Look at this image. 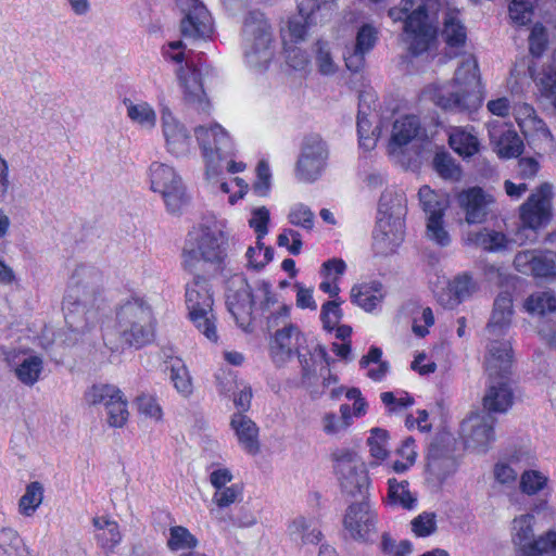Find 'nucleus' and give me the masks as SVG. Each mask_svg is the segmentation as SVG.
I'll return each mask as SVG.
<instances>
[{
    "label": "nucleus",
    "mask_w": 556,
    "mask_h": 556,
    "mask_svg": "<svg viewBox=\"0 0 556 556\" xmlns=\"http://www.w3.org/2000/svg\"><path fill=\"white\" fill-rule=\"evenodd\" d=\"M269 350L273 361L278 365L285 364L296 354L301 364L303 386L313 396L323 393L316 390L314 384L318 370L327 362V352L314 337L303 333L298 326L288 324L275 332Z\"/></svg>",
    "instance_id": "obj_1"
},
{
    "label": "nucleus",
    "mask_w": 556,
    "mask_h": 556,
    "mask_svg": "<svg viewBox=\"0 0 556 556\" xmlns=\"http://www.w3.org/2000/svg\"><path fill=\"white\" fill-rule=\"evenodd\" d=\"M424 94L444 111L476 112L483 103L484 88L475 58L467 55L451 81L430 84L425 88Z\"/></svg>",
    "instance_id": "obj_2"
},
{
    "label": "nucleus",
    "mask_w": 556,
    "mask_h": 556,
    "mask_svg": "<svg viewBox=\"0 0 556 556\" xmlns=\"http://www.w3.org/2000/svg\"><path fill=\"white\" fill-rule=\"evenodd\" d=\"M241 49L243 62L253 73H264L273 63L277 41L273 26L262 12L251 11L244 17Z\"/></svg>",
    "instance_id": "obj_3"
},
{
    "label": "nucleus",
    "mask_w": 556,
    "mask_h": 556,
    "mask_svg": "<svg viewBox=\"0 0 556 556\" xmlns=\"http://www.w3.org/2000/svg\"><path fill=\"white\" fill-rule=\"evenodd\" d=\"M406 212L404 192L394 188L386 189L379 201L374 231L372 247L377 254H391L401 245L405 232Z\"/></svg>",
    "instance_id": "obj_4"
},
{
    "label": "nucleus",
    "mask_w": 556,
    "mask_h": 556,
    "mask_svg": "<svg viewBox=\"0 0 556 556\" xmlns=\"http://www.w3.org/2000/svg\"><path fill=\"white\" fill-rule=\"evenodd\" d=\"M227 223L215 217L204 218L189 232L188 248L184 251L182 264L186 268L194 267L193 261L220 263L226 256L228 235Z\"/></svg>",
    "instance_id": "obj_5"
},
{
    "label": "nucleus",
    "mask_w": 556,
    "mask_h": 556,
    "mask_svg": "<svg viewBox=\"0 0 556 556\" xmlns=\"http://www.w3.org/2000/svg\"><path fill=\"white\" fill-rule=\"evenodd\" d=\"M115 328L130 345L142 346L150 343L155 332L151 305L140 296L126 299L116 309Z\"/></svg>",
    "instance_id": "obj_6"
},
{
    "label": "nucleus",
    "mask_w": 556,
    "mask_h": 556,
    "mask_svg": "<svg viewBox=\"0 0 556 556\" xmlns=\"http://www.w3.org/2000/svg\"><path fill=\"white\" fill-rule=\"evenodd\" d=\"M185 303L188 318L194 328L208 341L217 342L214 293L208 281L201 276L193 277L186 285Z\"/></svg>",
    "instance_id": "obj_7"
},
{
    "label": "nucleus",
    "mask_w": 556,
    "mask_h": 556,
    "mask_svg": "<svg viewBox=\"0 0 556 556\" xmlns=\"http://www.w3.org/2000/svg\"><path fill=\"white\" fill-rule=\"evenodd\" d=\"M194 137L205 163V175L211 181L222 172V162L236 153V143L220 124L199 125L193 129Z\"/></svg>",
    "instance_id": "obj_8"
},
{
    "label": "nucleus",
    "mask_w": 556,
    "mask_h": 556,
    "mask_svg": "<svg viewBox=\"0 0 556 556\" xmlns=\"http://www.w3.org/2000/svg\"><path fill=\"white\" fill-rule=\"evenodd\" d=\"M151 191L159 193L169 214H181L189 204V197L181 176L169 164L154 161L148 168Z\"/></svg>",
    "instance_id": "obj_9"
},
{
    "label": "nucleus",
    "mask_w": 556,
    "mask_h": 556,
    "mask_svg": "<svg viewBox=\"0 0 556 556\" xmlns=\"http://www.w3.org/2000/svg\"><path fill=\"white\" fill-rule=\"evenodd\" d=\"M162 55L166 61L177 65L176 76L184 89L185 99L190 103H198L204 109L206 96L201 75L193 65L191 52L186 50L185 43L181 40L167 42L162 47Z\"/></svg>",
    "instance_id": "obj_10"
},
{
    "label": "nucleus",
    "mask_w": 556,
    "mask_h": 556,
    "mask_svg": "<svg viewBox=\"0 0 556 556\" xmlns=\"http://www.w3.org/2000/svg\"><path fill=\"white\" fill-rule=\"evenodd\" d=\"M100 280L98 273L88 267L75 268L63 298V309L80 313L98 307L101 301Z\"/></svg>",
    "instance_id": "obj_11"
},
{
    "label": "nucleus",
    "mask_w": 556,
    "mask_h": 556,
    "mask_svg": "<svg viewBox=\"0 0 556 556\" xmlns=\"http://www.w3.org/2000/svg\"><path fill=\"white\" fill-rule=\"evenodd\" d=\"M418 197L426 215L425 238L437 247H448L452 243V235L444 220L450 206L448 198L435 192L428 186H422L419 189Z\"/></svg>",
    "instance_id": "obj_12"
},
{
    "label": "nucleus",
    "mask_w": 556,
    "mask_h": 556,
    "mask_svg": "<svg viewBox=\"0 0 556 556\" xmlns=\"http://www.w3.org/2000/svg\"><path fill=\"white\" fill-rule=\"evenodd\" d=\"M408 13L404 24V41L414 54L427 51L434 42L437 27L427 14L424 0H401Z\"/></svg>",
    "instance_id": "obj_13"
},
{
    "label": "nucleus",
    "mask_w": 556,
    "mask_h": 556,
    "mask_svg": "<svg viewBox=\"0 0 556 556\" xmlns=\"http://www.w3.org/2000/svg\"><path fill=\"white\" fill-rule=\"evenodd\" d=\"M534 516L521 514L510 523V538L513 544L519 548L518 556H546L556 547V531L549 530L533 539Z\"/></svg>",
    "instance_id": "obj_14"
},
{
    "label": "nucleus",
    "mask_w": 556,
    "mask_h": 556,
    "mask_svg": "<svg viewBox=\"0 0 556 556\" xmlns=\"http://www.w3.org/2000/svg\"><path fill=\"white\" fill-rule=\"evenodd\" d=\"M334 459L336 471L342 489L351 495L358 493L362 500L365 498L369 486V478L362 459L356 453L348 450L337 452Z\"/></svg>",
    "instance_id": "obj_15"
},
{
    "label": "nucleus",
    "mask_w": 556,
    "mask_h": 556,
    "mask_svg": "<svg viewBox=\"0 0 556 556\" xmlns=\"http://www.w3.org/2000/svg\"><path fill=\"white\" fill-rule=\"evenodd\" d=\"M328 160V149L325 141L316 135L304 139L299 155L295 175L304 182L317 180L326 168Z\"/></svg>",
    "instance_id": "obj_16"
},
{
    "label": "nucleus",
    "mask_w": 556,
    "mask_h": 556,
    "mask_svg": "<svg viewBox=\"0 0 556 556\" xmlns=\"http://www.w3.org/2000/svg\"><path fill=\"white\" fill-rule=\"evenodd\" d=\"M161 134L168 154L179 159L188 156L194 150L190 129L169 109L161 111Z\"/></svg>",
    "instance_id": "obj_17"
},
{
    "label": "nucleus",
    "mask_w": 556,
    "mask_h": 556,
    "mask_svg": "<svg viewBox=\"0 0 556 556\" xmlns=\"http://www.w3.org/2000/svg\"><path fill=\"white\" fill-rule=\"evenodd\" d=\"M343 529L346 536L362 543L369 542L377 533V514L366 498L346 508Z\"/></svg>",
    "instance_id": "obj_18"
},
{
    "label": "nucleus",
    "mask_w": 556,
    "mask_h": 556,
    "mask_svg": "<svg viewBox=\"0 0 556 556\" xmlns=\"http://www.w3.org/2000/svg\"><path fill=\"white\" fill-rule=\"evenodd\" d=\"M495 418L485 410L470 414L462 424L460 433L468 448L484 452L495 440Z\"/></svg>",
    "instance_id": "obj_19"
},
{
    "label": "nucleus",
    "mask_w": 556,
    "mask_h": 556,
    "mask_svg": "<svg viewBox=\"0 0 556 556\" xmlns=\"http://www.w3.org/2000/svg\"><path fill=\"white\" fill-rule=\"evenodd\" d=\"M226 305L236 323L247 329L252 319L254 300L252 288L241 275H235L228 281Z\"/></svg>",
    "instance_id": "obj_20"
},
{
    "label": "nucleus",
    "mask_w": 556,
    "mask_h": 556,
    "mask_svg": "<svg viewBox=\"0 0 556 556\" xmlns=\"http://www.w3.org/2000/svg\"><path fill=\"white\" fill-rule=\"evenodd\" d=\"M553 186L545 182L538 187L520 207V218L530 229L545 226L552 217Z\"/></svg>",
    "instance_id": "obj_21"
},
{
    "label": "nucleus",
    "mask_w": 556,
    "mask_h": 556,
    "mask_svg": "<svg viewBox=\"0 0 556 556\" xmlns=\"http://www.w3.org/2000/svg\"><path fill=\"white\" fill-rule=\"evenodd\" d=\"M4 359L15 378L26 387L37 383L43 372V358L29 349H10Z\"/></svg>",
    "instance_id": "obj_22"
},
{
    "label": "nucleus",
    "mask_w": 556,
    "mask_h": 556,
    "mask_svg": "<svg viewBox=\"0 0 556 556\" xmlns=\"http://www.w3.org/2000/svg\"><path fill=\"white\" fill-rule=\"evenodd\" d=\"M456 202L464 213L466 223L476 225L482 224L488 219L495 204V198L481 187L475 186L457 192Z\"/></svg>",
    "instance_id": "obj_23"
},
{
    "label": "nucleus",
    "mask_w": 556,
    "mask_h": 556,
    "mask_svg": "<svg viewBox=\"0 0 556 556\" xmlns=\"http://www.w3.org/2000/svg\"><path fill=\"white\" fill-rule=\"evenodd\" d=\"M517 271L535 278H556V253L548 250H525L514 258Z\"/></svg>",
    "instance_id": "obj_24"
},
{
    "label": "nucleus",
    "mask_w": 556,
    "mask_h": 556,
    "mask_svg": "<svg viewBox=\"0 0 556 556\" xmlns=\"http://www.w3.org/2000/svg\"><path fill=\"white\" fill-rule=\"evenodd\" d=\"M184 14L180 31L186 38H204L212 33V17L205 5L199 0H179Z\"/></svg>",
    "instance_id": "obj_25"
},
{
    "label": "nucleus",
    "mask_w": 556,
    "mask_h": 556,
    "mask_svg": "<svg viewBox=\"0 0 556 556\" xmlns=\"http://www.w3.org/2000/svg\"><path fill=\"white\" fill-rule=\"evenodd\" d=\"M488 134L494 152L501 159L518 157L523 151V142L511 124L490 121L486 124Z\"/></svg>",
    "instance_id": "obj_26"
},
{
    "label": "nucleus",
    "mask_w": 556,
    "mask_h": 556,
    "mask_svg": "<svg viewBox=\"0 0 556 556\" xmlns=\"http://www.w3.org/2000/svg\"><path fill=\"white\" fill-rule=\"evenodd\" d=\"M484 358L485 371L489 378L506 377L513 364L510 342L504 338H488Z\"/></svg>",
    "instance_id": "obj_27"
},
{
    "label": "nucleus",
    "mask_w": 556,
    "mask_h": 556,
    "mask_svg": "<svg viewBox=\"0 0 556 556\" xmlns=\"http://www.w3.org/2000/svg\"><path fill=\"white\" fill-rule=\"evenodd\" d=\"M514 303L509 292L500 293L493 304L490 319L486 325L488 338H504L514 320Z\"/></svg>",
    "instance_id": "obj_28"
},
{
    "label": "nucleus",
    "mask_w": 556,
    "mask_h": 556,
    "mask_svg": "<svg viewBox=\"0 0 556 556\" xmlns=\"http://www.w3.org/2000/svg\"><path fill=\"white\" fill-rule=\"evenodd\" d=\"M420 123L414 115L399 116L392 125L391 136L388 143V153L399 159L404 148L410 143L419 134Z\"/></svg>",
    "instance_id": "obj_29"
},
{
    "label": "nucleus",
    "mask_w": 556,
    "mask_h": 556,
    "mask_svg": "<svg viewBox=\"0 0 556 556\" xmlns=\"http://www.w3.org/2000/svg\"><path fill=\"white\" fill-rule=\"evenodd\" d=\"M456 459L444 452L438 443H432L429 447L426 478L433 485L442 484L456 471Z\"/></svg>",
    "instance_id": "obj_30"
},
{
    "label": "nucleus",
    "mask_w": 556,
    "mask_h": 556,
    "mask_svg": "<svg viewBox=\"0 0 556 556\" xmlns=\"http://www.w3.org/2000/svg\"><path fill=\"white\" fill-rule=\"evenodd\" d=\"M478 291L477 281L467 273L459 274L448 281L439 295V302L446 308H455Z\"/></svg>",
    "instance_id": "obj_31"
},
{
    "label": "nucleus",
    "mask_w": 556,
    "mask_h": 556,
    "mask_svg": "<svg viewBox=\"0 0 556 556\" xmlns=\"http://www.w3.org/2000/svg\"><path fill=\"white\" fill-rule=\"evenodd\" d=\"M287 534L290 542L301 549L315 546L323 539L316 521L304 516H298L289 522Z\"/></svg>",
    "instance_id": "obj_32"
},
{
    "label": "nucleus",
    "mask_w": 556,
    "mask_h": 556,
    "mask_svg": "<svg viewBox=\"0 0 556 556\" xmlns=\"http://www.w3.org/2000/svg\"><path fill=\"white\" fill-rule=\"evenodd\" d=\"M378 34V29L369 23L358 28L354 48L345 55V64L350 71L358 72L364 66L365 55L374 49Z\"/></svg>",
    "instance_id": "obj_33"
},
{
    "label": "nucleus",
    "mask_w": 556,
    "mask_h": 556,
    "mask_svg": "<svg viewBox=\"0 0 556 556\" xmlns=\"http://www.w3.org/2000/svg\"><path fill=\"white\" fill-rule=\"evenodd\" d=\"M366 102L367 98H361L357 115V132L361 147L365 150H371L376 147L377 139L381 135L384 117H381L379 124L372 127V123L378 119V114L371 111Z\"/></svg>",
    "instance_id": "obj_34"
},
{
    "label": "nucleus",
    "mask_w": 556,
    "mask_h": 556,
    "mask_svg": "<svg viewBox=\"0 0 556 556\" xmlns=\"http://www.w3.org/2000/svg\"><path fill=\"white\" fill-rule=\"evenodd\" d=\"M92 533L97 545L105 554H112L122 543L123 534L117 521L108 516H96L92 518Z\"/></svg>",
    "instance_id": "obj_35"
},
{
    "label": "nucleus",
    "mask_w": 556,
    "mask_h": 556,
    "mask_svg": "<svg viewBox=\"0 0 556 556\" xmlns=\"http://www.w3.org/2000/svg\"><path fill=\"white\" fill-rule=\"evenodd\" d=\"M513 404V392L507 376L489 378V386L483 396L485 412L505 413Z\"/></svg>",
    "instance_id": "obj_36"
},
{
    "label": "nucleus",
    "mask_w": 556,
    "mask_h": 556,
    "mask_svg": "<svg viewBox=\"0 0 556 556\" xmlns=\"http://www.w3.org/2000/svg\"><path fill=\"white\" fill-rule=\"evenodd\" d=\"M230 427L235 432L239 445L244 452L251 455L258 453V427L250 417L241 413H236L231 416Z\"/></svg>",
    "instance_id": "obj_37"
},
{
    "label": "nucleus",
    "mask_w": 556,
    "mask_h": 556,
    "mask_svg": "<svg viewBox=\"0 0 556 556\" xmlns=\"http://www.w3.org/2000/svg\"><path fill=\"white\" fill-rule=\"evenodd\" d=\"M514 116L522 134L528 137H538L542 140H552V134L545 123L538 117L534 109L527 103L514 106Z\"/></svg>",
    "instance_id": "obj_38"
},
{
    "label": "nucleus",
    "mask_w": 556,
    "mask_h": 556,
    "mask_svg": "<svg viewBox=\"0 0 556 556\" xmlns=\"http://www.w3.org/2000/svg\"><path fill=\"white\" fill-rule=\"evenodd\" d=\"M351 301L366 312H374L384 299V290L380 282H362L352 287Z\"/></svg>",
    "instance_id": "obj_39"
},
{
    "label": "nucleus",
    "mask_w": 556,
    "mask_h": 556,
    "mask_svg": "<svg viewBox=\"0 0 556 556\" xmlns=\"http://www.w3.org/2000/svg\"><path fill=\"white\" fill-rule=\"evenodd\" d=\"M464 242L490 252L507 250L513 243L503 232L489 228L467 232Z\"/></svg>",
    "instance_id": "obj_40"
},
{
    "label": "nucleus",
    "mask_w": 556,
    "mask_h": 556,
    "mask_svg": "<svg viewBox=\"0 0 556 556\" xmlns=\"http://www.w3.org/2000/svg\"><path fill=\"white\" fill-rule=\"evenodd\" d=\"M450 147L460 156L470 157L479 152L480 142L472 126L448 128Z\"/></svg>",
    "instance_id": "obj_41"
},
{
    "label": "nucleus",
    "mask_w": 556,
    "mask_h": 556,
    "mask_svg": "<svg viewBox=\"0 0 556 556\" xmlns=\"http://www.w3.org/2000/svg\"><path fill=\"white\" fill-rule=\"evenodd\" d=\"M126 108V115L132 124L142 130H152L156 126L157 116L153 106L146 102H134L126 99L124 101Z\"/></svg>",
    "instance_id": "obj_42"
},
{
    "label": "nucleus",
    "mask_w": 556,
    "mask_h": 556,
    "mask_svg": "<svg viewBox=\"0 0 556 556\" xmlns=\"http://www.w3.org/2000/svg\"><path fill=\"white\" fill-rule=\"evenodd\" d=\"M166 364L169 380L177 393L184 399L190 397L193 393V382L184 361L179 357H170Z\"/></svg>",
    "instance_id": "obj_43"
},
{
    "label": "nucleus",
    "mask_w": 556,
    "mask_h": 556,
    "mask_svg": "<svg viewBox=\"0 0 556 556\" xmlns=\"http://www.w3.org/2000/svg\"><path fill=\"white\" fill-rule=\"evenodd\" d=\"M314 14L298 10V14L291 16L286 27L281 28L282 43H296L304 40L309 26L315 23Z\"/></svg>",
    "instance_id": "obj_44"
},
{
    "label": "nucleus",
    "mask_w": 556,
    "mask_h": 556,
    "mask_svg": "<svg viewBox=\"0 0 556 556\" xmlns=\"http://www.w3.org/2000/svg\"><path fill=\"white\" fill-rule=\"evenodd\" d=\"M340 415L333 412H326L320 417L321 431L328 437L338 438L352 425V409L348 404H342Z\"/></svg>",
    "instance_id": "obj_45"
},
{
    "label": "nucleus",
    "mask_w": 556,
    "mask_h": 556,
    "mask_svg": "<svg viewBox=\"0 0 556 556\" xmlns=\"http://www.w3.org/2000/svg\"><path fill=\"white\" fill-rule=\"evenodd\" d=\"M122 390L114 384L94 383L84 392V403L89 407L103 406L104 409L116 399H121Z\"/></svg>",
    "instance_id": "obj_46"
},
{
    "label": "nucleus",
    "mask_w": 556,
    "mask_h": 556,
    "mask_svg": "<svg viewBox=\"0 0 556 556\" xmlns=\"http://www.w3.org/2000/svg\"><path fill=\"white\" fill-rule=\"evenodd\" d=\"M43 494L45 489L39 481L28 483L18 500L17 513L26 518L33 517L43 502Z\"/></svg>",
    "instance_id": "obj_47"
},
{
    "label": "nucleus",
    "mask_w": 556,
    "mask_h": 556,
    "mask_svg": "<svg viewBox=\"0 0 556 556\" xmlns=\"http://www.w3.org/2000/svg\"><path fill=\"white\" fill-rule=\"evenodd\" d=\"M443 37L448 47H460L466 41V28L459 18V12L447 9L444 12Z\"/></svg>",
    "instance_id": "obj_48"
},
{
    "label": "nucleus",
    "mask_w": 556,
    "mask_h": 556,
    "mask_svg": "<svg viewBox=\"0 0 556 556\" xmlns=\"http://www.w3.org/2000/svg\"><path fill=\"white\" fill-rule=\"evenodd\" d=\"M406 480L397 481L396 479L388 480V502L391 505L401 506L405 509L416 507L417 496L408 488Z\"/></svg>",
    "instance_id": "obj_49"
},
{
    "label": "nucleus",
    "mask_w": 556,
    "mask_h": 556,
    "mask_svg": "<svg viewBox=\"0 0 556 556\" xmlns=\"http://www.w3.org/2000/svg\"><path fill=\"white\" fill-rule=\"evenodd\" d=\"M525 309L532 315L543 316L556 311V296L553 291H538L530 294L523 304Z\"/></svg>",
    "instance_id": "obj_50"
},
{
    "label": "nucleus",
    "mask_w": 556,
    "mask_h": 556,
    "mask_svg": "<svg viewBox=\"0 0 556 556\" xmlns=\"http://www.w3.org/2000/svg\"><path fill=\"white\" fill-rule=\"evenodd\" d=\"M382 351L377 346H371L366 355L359 362L362 368L367 369V376L374 381H380L389 370V364L381 361Z\"/></svg>",
    "instance_id": "obj_51"
},
{
    "label": "nucleus",
    "mask_w": 556,
    "mask_h": 556,
    "mask_svg": "<svg viewBox=\"0 0 556 556\" xmlns=\"http://www.w3.org/2000/svg\"><path fill=\"white\" fill-rule=\"evenodd\" d=\"M520 490L527 495H535L548 489L549 478L540 470H525L520 476Z\"/></svg>",
    "instance_id": "obj_52"
},
{
    "label": "nucleus",
    "mask_w": 556,
    "mask_h": 556,
    "mask_svg": "<svg viewBox=\"0 0 556 556\" xmlns=\"http://www.w3.org/2000/svg\"><path fill=\"white\" fill-rule=\"evenodd\" d=\"M0 551L3 556H25L24 542L14 528L3 527L0 530Z\"/></svg>",
    "instance_id": "obj_53"
},
{
    "label": "nucleus",
    "mask_w": 556,
    "mask_h": 556,
    "mask_svg": "<svg viewBox=\"0 0 556 556\" xmlns=\"http://www.w3.org/2000/svg\"><path fill=\"white\" fill-rule=\"evenodd\" d=\"M134 405L138 414L146 419H150L155 424L163 420V408L155 395L141 393L135 399Z\"/></svg>",
    "instance_id": "obj_54"
},
{
    "label": "nucleus",
    "mask_w": 556,
    "mask_h": 556,
    "mask_svg": "<svg viewBox=\"0 0 556 556\" xmlns=\"http://www.w3.org/2000/svg\"><path fill=\"white\" fill-rule=\"evenodd\" d=\"M433 168L443 179L458 181L462 178V168L446 152H439L433 157Z\"/></svg>",
    "instance_id": "obj_55"
},
{
    "label": "nucleus",
    "mask_w": 556,
    "mask_h": 556,
    "mask_svg": "<svg viewBox=\"0 0 556 556\" xmlns=\"http://www.w3.org/2000/svg\"><path fill=\"white\" fill-rule=\"evenodd\" d=\"M273 257V249L265 247L263 239H256L255 245L249 247L245 252L247 266L254 270L264 268Z\"/></svg>",
    "instance_id": "obj_56"
},
{
    "label": "nucleus",
    "mask_w": 556,
    "mask_h": 556,
    "mask_svg": "<svg viewBox=\"0 0 556 556\" xmlns=\"http://www.w3.org/2000/svg\"><path fill=\"white\" fill-rule=\"evenodd\" d=\"M198 545L197 538L185 527L174 526L169 528L167 546L170 551L194 548Z\"/></svg>",
    "instance_id": "obj_57"
},
{
    "label": "nucleus",
    "mask_w": 556,
    "mask_h": 556,
    "mask_svg": "<svg viewBox=\"0 0 556 556\" xmlns=\"http://www.w3.org/2000/svg\"><path fill=\"white\" fill-rule=\"evenodd\" d=\"M106 424L112 428H123L129 418L128 401L124 393L121 399L114 400L105 409Z\"/></svg>",
    "instance_id": "obj_58"
},
{
    "label": "nucleus",
    "mask_w": 556,
    "mask_h": 556,
    "mask_svg": "<svg viewBox=\"0 0 556 556\" xmlns=\"http://www.w3.org/2000/svg\"><path fill=\"white\" fill-rule=\"evenodd\" d=\"M273 185V174L266 160H261L255 167V179L252 184L253 192L261 198H267Z\"/></svg>",
    "instance_id": "obj_59"
},
{
    "label": "nucleus",
    "mask_w": 556,
    "mask_h": 556,
    "mask_svg": "<svg viewBox=\"0 0 556 556\" xmlns=\"http://www.w3.org/2000/svg\"><path fill=\"white\" fill-rule=\"evenodd\" d=\"M243 496V486L239 483H232L228 488L215 491L212 502L218 509H224L241 501Z\"/></svg>",
    "instance_id": "obj_60"
},
{
    "label": "nucleus",
    "mask_w": 556,
    "mask_h": 556,
    "mask_svg": "<svg viewBox=\"0 0 556 556\" xmlns=\"http://www.w3.org/2000/svg\"><path fill=\"white\" fill-rule=\"evenodd\" d=\"M288 220L291 225L312 230L314 227L315 215L313 211L303 203H295L290 207Z\"/></svg>",
    "instance_id": "obj_61"
},
{
    "label": "nucleus",
    "mask_w": 556,
    "mask_h": 556,
    "mask_svg": "<svg viewBox=\"0 0 556 556\" xmlns=\"http://www.w3.org/2000/svg\"><path fill=\"white\" fill-rule=\"evenodd\" d=\"M380 548L386 556H410L414 552V545L410 541L396 542L389 533L382 534Z\"/></svg>",
    "instance_id": "obj_62"
},
{
    "label": "nucleus",
    "mask_w": 556,
    "mask_h": 556,
    "mask_svg": "<svg viewBox=\"0 0 556 556\" xmlns=\"http://www.w3.org/2000/svg\"><path fill=\"white\" fill-rule=\"evenodd\" d=\"M269 222L270 213L266 206H256L251 210L248 224L254 230L256 239H264L267 236Z\"/></svg>",
    "instance_id": "obj_63"
},
{
    "label": "nucleus",
    "mask_w": 556,
    "mask_h": 556,
    "mask_svg": "<svg viewBox=\"0 0 556 556\" xmlns=\"http://www.w3.org/2000/svg\"><path fill=\"white\" fill-rule=\"evenodd\" d=\"M410 530L417 538H427L437 531L434 513L424 511L410 521Z\"/></svg>",
    "instance_id": "obj_64"
}]
</instances>
